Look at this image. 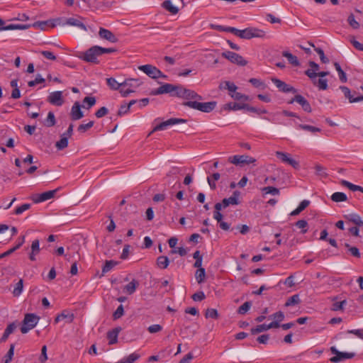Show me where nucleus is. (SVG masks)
<instances>
[{"mask_svg": "<svg viewBox=\"0 0 363 363\" xmlns=\"http://www.w3.org/2000/svg\"><path fill=\"white\" fill-rule=\"evenodd\" d=\"M30 206L31 205L30 203H23L15 209L14 213L16 215L22 214L24 211L28 210L30 208Z\"/></svg>", "mask_w": 363, "mask_h": 363, "instance_id": "4d7b16f0", "label": "nucleus"}, {"mask_svg": "<svg viewBox=\"0 0 363 363\" xmlns=\"http://www.w3.org/2000/svg\"><path fill=\"white\" fill-rule=\"evenodd\" d=\"M348 23L354 29H357L359 27V23L355 20L353 14H350L347 18Z\"/></svg>", "mask_w": 363, "mask_h": 363, "instance_id": "338daca9", "label": "nucleus"}, {"mask_svg": "<svg viewBox=\"0 0 363 363\" xmlns=\"http://www.w3.org/2000/svg\"><path fill=\"white\" fill-rule=\"evenodd\" d=\"M345 246L346 248H347L348 251L351 253L352 256L357 258H359L361 256V254L359 252V250L356 247L350 246L348 243H345Z\"/></svg>", "mask_w": 363, "mask_h": 363, "instance_id": "09e8293b", "label": "nucleus"}, {"mask_svg": "<svg viewBox=\"0 0 363 363\" xmlns=\"http://www.w3.org/2000/svg\"><path fill=\"white\" fill-rule=\"evenodd\" d=\"M344 218L356 225L357 226H363V220L361 218V217L357 214V213H349L344 216Z\"/></svg>", "mask_w": 363, "mask_h": 363, "instance_id": "a878e982", "label": "nucleus"}, {"mask_svg": "<svg viewBox=\"0 0 363 363\" xmlns=\"http://www.w3.org/2000/svg\"><path fill=\"white\" fill-rule=\"evenodd\" d=\"M40 251V242L38 239L34 240L32 242V244L30 246V252L29 254V259L31 261H35L36 260L35 256L39 254Z\"/></svg>", "mask_w": 363, "mask_h": 363, "instance_id": "b1692460", "label": "nucleus"}, {"mask_svg": "<svg viewBox=\"0 0 363 363\" xmlns=\"http://www.w3.org/2000/svg\"><path fill=\"white\" fill-rule=\"evenodd\" d=\"M268 330L267 324H261L251 329L252 334H257L263 331Z\"/></svg>", "mask_w": 363, "mask_h": 363, "instance_id": "13d9d810", "label": "nucleus"}, {"mask_svg": "<svg viewBox=\"0 0 363 363\" xmlns=\"http://www.w3.org/2000/svg\"><path fill=\"white\" fill-rule=\"evenodd\" d=\"M295 225L297 228L301 229V233L305 234L306 233H307V231H308V229H307L308 223H307L306 220H298L295 223Z\"/></svg>", "mask_w": 363, "mask_h": 363, "instance_id": "3c124183", "label": "nucleus"}, {"mask_svg": "<svg viewBox=\"0 0 363 363\" xmlns=\"http://www.w3.org/2000/svg\"><path fill=\"white\" fill-rule=\"evenodd\" d=\"M162 7L172 14H176L179 11L178 8L174 6L170 0L164 1L162 3Z\"/></svg>", "mask_w": 363, "mask_h": 363, "instance_id": "c9c22d12", "label": "nucleus"}, {"mask_svg": "<svg viewBox=\"0 0 363 363\" xmlns=\"http://www.w3.org/2000/svg\"><path fill=\"white\" fill-rule=\"evenodd\" d=\"M294 102L299 104L305 111L308 113L311 112L310 104L303 96L297 94L289 103L293 104Z\"/></svg>", "mask_w": 363, "mask_h": 363, "instance_id": "6ab92c4d", "label": "nucleus"}, {"mask_svg": "<svg viewBox=\"0 0 363 363\" xmlns=\"http://www.w3.org/2000/svg\"><path fill=\"white\" fill-rule=\"evenodd\" d=\"M31 27L30 24H10L6 26L5 27L1 28V29H4L6 30H26Z\"/></svg>", "mask_w": 363, "mask_h": 363, "instance_id": "2f4dec72", "label": "nucleus"}, {"mask_svg": "<svg viewBox=\"0 0 363 363\" xmlns=\"http://www.w3.org/2000/svg\"><path fill=\"white\" fill-rule=\"evenodd\" d=\"M23 281L20 279L14 286L12 294L14 297H18L23 292Z\"/></svg>", "mask_w": 363, "mask_h": 363, "instance_id": "e433bc0d", "label": "nucleus"}, {"mask_svg": "<svg viewBox=\"0 0 363 363\" xmlns=\"http://www.w3.org/2000/svg\"><path fill=\"white\" fill-rule=\"evenodd\" d=\"M138 69L145 73L148 77L152 79L167 77L159 69L152 65H144L138 67Z\"/></svg>", "mask_w": 363, "mask_h": 363, "instance_id": "1a4fd4ad", "label": "nucleus"}, {"mask_svg": "<svg viewBox=\"0 0 363 363\" xmlns=\"http://www.w3.org/2000/svg\"><path fill=\"white\" fill-rule=\"evenodd\" d=\"M16 325L14 323H11L9 324L6 327V328L4 330V333L2 335V337L0 339V341L1 342H6L8 339L9 336L13 333L14 330L16 329Z\"/></svg>", "mask_w": 363, "mask_h": 363, "instance_id": "cd10ccee", "label": "nucleus"}, {"mask_svg": "<svg viewBox=\"0 0 363 363\" xmlns=\"http://www.w3.org/2000/svg\"><path fill=\"white\" fill-rule=\"evenodd\" d=\"M55 124V117L52 112L50 111L48 114L45 125L48 127H52Z\"/></svg>", "mask_w": 363, "mask_h": 363, "instance_id": "5fc2aeb1", "label": "nucleus"}, {"mask_svg": "<svg viewBox=\"0 0 363 363\" xmlns=\"http://www.w3.org/2000/svg\"><path fill=\"white\" fill-rule=\"evenodd\" d=\"M240 193L238 191H235L232 196L229 198H225L223 199L222 202L220 203L221 208H227L230 205H238L240 203L239 197Z\"/></svg>", "mask_w": 363, "mask_h": 363, "instance_id": "4468645a", "label": "nucleus"}, {"mask_svg": "<svg viewBox=\"0 0 363 363\" xmlns=\"http://www.w3.org/2000/svg\"><path fill=\"white\" fill-rule=\"evenodd\" d=\"M121 330V328L118 327L115 328L113 330L108 331L107 333V339L108 340L109 345H113L117 342L118 341V336L119 333Z\"/></svg>", "mask_w": 363, "mask_h": 363, "instance_id": "393cba45", "label": "nucleus"}, {"mask_svg": "<svg viewBox=\"0 0 363 363\" xmlns=\"http://www.w3.org/2000/svg\"><path fill=\"white\" fill-rule=\"evenodd\" d=\"M282 55L285 57L289 62L293 66L298 67L300 65V62L296 56L292 55L291 52L288 51H284L282 52Z\"/></svg>", "mask_w": 363, "mask_h": 363, "instance_id": "c85d7f7f", "label": "nucleus"}, {"mask_svg": "<svg viewBox=\"0 0 363 363\" xmlns=\"http://www.w3.org/2000/svg\"><path fill=\"white\" fill-rule=\"evenodd\" d=\"M308 65L311 67V69L306 70L305 74L308 76L311 79H315L318 73L316 72L319 70L320 67L316 62L313 61H310Z\"/></svg>", "mask_w": 363, "mask_h": 363, "instance_id": "412c9836", "label": "nucleus"}, {"mask_svg": "<svg viewBox=\"0 0 363 363\" xmlns=\"http://www.w3.org/2000/svg\"><path fill=\"white\" fill-rule=\"evenodd\" d=\"M57 191V189L37 194L33 197V201L36 203L45 201L53 198Z\"/></svg>", "mask_w": 363, "mask_h": 363, "instance_id": "f3484780", "label": "nucleus"}, {"mask_svg": "<svg viewBox=\"0 0 363 363\" xmlns=\"http://www.w3.org/2000/svg\"><path fill=\"white\" fill-rule=\"evenodd\" d=\"M68 145V140H67L66 138H61L59 141L56 143V147L58 150H63L67 147Z\"/></svg>", "mask_w": 363, "mask_h": 363, "instance_id": "0e129e2a", "label": "nucleus"}, {"mask_svg": "<svg viewBox=\"0 0 363 363\" xmlns=\"http://www.w3.org/2000/svg\"><path fill=\"white\" fill-rule=\"evenodd\" d=\"M138 285L137 281L135 279L132 280L129 284L125 286L124 290L128 294H133L136 289V286Z\"/></svg>", "mask_w": 363, "mask_h": 363, "instance_id": "a18cd8bd", "label": "nucleus"}, {"mask_svg": "<svg viewBox=\"0 0 363 363\" xmlns=\"http://www.w3.org/2000/svg\"><path fill=\"white\" fill-rule=\"evenodd\" d=\"M45 82V79L42 77L40 74H38L34 80L30 81L28 83V85L30 87H33L38 84L43 83Z\"/></svg>", "mask_w": 363, "mask_h": 363, "instance_id": "69168bd1", "label": "nucleus"}, {"mask_svg": "<svg viewBox=\"0 0 363 363\" xmlns=\"http://www.w3.org/2000/svg\"><path fill=\"white\" fill-rule=\"evenodd\" d=\"M263 195L272 194L274 196L279 194V189L274 186H266L261 189Z\"/></svg>", "mask_w": 363, "mask_h": 363, "instance_id": "ea45409f", "label": "nucleus"}, {"mask_svg": "<svg viewBox=\"0 0 363 363\" xmlns=\"http://www.w3.org/2000/svg\"><path fill=\"white\" fill-rule=\"evenodd\" d=\"M118 264L117 262L113 260H107L106 261L103 268H102V273L106 274L111 271L116 264Z\"/></svg>", "mask_w": 363, "mask_h": 363, "instance_id": "37998d69", "label": "nucleus"}, {"mask_svg": "<svg viewBox=\"0 0 363 363\" xmlns=\"http://www.w3.org/2000/svg\"><path fill=\"white\" fill-rule=\"evenodd\" d=\"M330 199L333 201L338 203L346 201L347 200V196L343 192H335L331 195Z\"/></svg>", "mask_w": 363, "mask_h": 363, "instance_id": "72a5a7b5", "label": "nucleus"}, {"mask_svg": "<svg viewBox=\"0 0 363 363\" xmlns=\"http://www.w3.org/2000/svg\"><path fill=\"white\" fill-rule=\"evenodd\" d=\"M169 264V260L167 256H160L157 258V266L160 269H164L168 267Z\"/></svg>", "mask_w": 363, "mask_h": 363, "instance_id": "473e14b6", "label": "nucleus"}, {"mask_svg": "<svg viewBox=\"0 0 363 363\" xmlns=\"http://www.w3.org/2000/svg\"><path fill=\"white\" fill-rule=\"evenodd\" d=\"M186 120L182 118H172L165 121L160 123L153 128V132L158 130H163L167 128L170 125H174L179 123H185Z\"/></svg>", "mask_w": 363, "mask_h": 363, "instance_id": "f8f14e48", "label": "nucleus"}, {"mask_svg": "<svg viewBox=\"0 0 363 363\" xmlns=\"http://www.w3.org/2000/svg\"><path fill=\"white\" fill-rule=\"evenodd\" d=\"M250 307H251V303L246 301L239 307L238 312L240 314H245L250 310Z\"/></svg>", "mask_w": 363, "mask_h": 363, "instance_id": "680f3d73", "label": "nucleus"}, {"mask_svg": "<svg viewBox=\"0 0 363 363\" xmlns=\"http://www.w3.org/2000/svg\"><path fill=\"white\" fill-rule=\"evenodd\" d=\"M265 32L255 28H247L242 30L240 38L251 39L252 38H264Z\"/></svg>", "mask_w": 363, "mask_h": 363, "instance_id": "9b49d317", "label": "nucleus"}, {"mask_svg": "<svg viewBox=\"0 0 363 363\" xmlns=\"http://www.w3.org/2000/svg\"><path fill=\"white\" fill-rule=\"evenodd\" d=\"M276 156L282 162L284 163H286L289 165H291L292 167H294L296 169H298L300 167L299 162L296 160H294L290 157V155L286 152H276Z\"/></svg>", "mask_w": 363, "mask_h": 363, "instance_id": "ddd939ff", "label": "nucleus"}, {"mask_svg": "<svg viewBox=\"0 0 363 363\" xmlns=\"http://www.w3.org/2000/svg\"><path fill=\"white\" fill-rule=\"evenodd\" d=\"M331 352L335 354L334 357L330 359L333 363H338L343 362L346 359H352L355 356L354 352H340L335 346L330 347Z\"/></svg>", "mask_w": 363, "mask_h": 363, "instance_id": "6e6552de", "label": "nucleus"}, {"mask_svg": "<svg viewBox=\"0 0 363 363\" xmlns=\"http://www.w3.org/2000/svg\"><path fill=\"white\" fill-rule=\"evenodd\" d=\"M214 208L213 218L219 223L223 220V215L220 212L222 209L220 203H216Z\"/></svg>", "mask_w": 363, "mask_h": 363, "instance_id": "a19ab883", "label": "nucleus"}, {"mask_svg": "<svg viewBox=\"0 0 363 363\" xmlns=\"http://www.w3.org/2000/svg\"><path fill=\"white\" fill-rule=\"evenodd\" d=\"M94 125V121H89L86 124H81L77 128V130L80 133H84Z\"/></svg>", "mask_w": 363, "mask_h": 363, "instance_id": "774afa93", "label": "nucleus"}, {"mask_svg": "<svg viewBox=\"0 0 363 363\" xmlns=\"http://www.w3.org/2000/svg\"><path fill=\"white\" fill-rule=\"evenodd\" d=\"M205 316L206 318H211L213 319H217L218 318V311L214 308H208L206 311Z\"/></svg>", "mask_w": 363, "mask_h": 363, "instance_id": "864d4df0", "label": "nucleus"}, {"mask_svg": "<svg viewBox=\"0 0 363 363\" xmlns=\"http://www.w3.org/2000/svg\"><path fill=\"white\" fill-rule=\"evenodd\" d=\"M297 128H299V129H301V130L310 131V132L313 133H316V132H320V130H321L318 128H316V127H314V126H312V125H309L298 124L297 125Z\"/></svg>", "mask_w": 363, "mask_h": 363, "instance_id": "8fccbe9b", "label": "nucleus"}, {"mask_svg": "<svg viewBox=\"0 0 363 363\" xmlns=\"http://www.w3.org/2000/svg\"><path fill=\"white\" fill-rule=\"evenodd\" d=\"M310 203L311 202L309 200H306V199L303 200L299 203L298 207L290 213V215L291 216L298 215L301 212H302L305 208H306L309 206Z\"/></svg>", "mask_w": 363, "mask_h": 363, "instance_id": "7c9ffc66", "label": "nucleus"}, {"mask_svg": "<svg viewBox=\"0 0 363 363\" xmlns=\"http://www.w3.org/2000/svg\"><path fill=\"white\" fill-rule=\"evenodd\" d=\"M96 99L94 96H86L84 100L83 103L84 105L82 106L83 108H85L86 109H89L96 104Z\"/></svg>", "mask_w": 363, "mask_h": 363, "instance_id": "58836bf2", "label": "nucleus"}, {"mask_svg": "<svg viewBox=\"0 0 363 363\" xmlns=\"http://www.w3.org/2000/svg\"><path fill=\"white\" fill-rule=\"evenodd\" d=\"M81 19H82V18L80 16H78V18H68L65 19V21L62 25L75 26L84 31H86V26L81 21Z\"/></svg>", "mask_w": 363, "mask_h": 363, "instance_id": "a211bd4d", "label": "nucleus"}, {"mask_svg": "<svg viewBox=\"0 0 363 363\" xmlns=\"http://www.w3.org/2000/svg\"><path fill=\"white\" fill-rule=\"evenodd\" d=\"M106 82L110 89L113 90H119L123 88V82H118L115 78L110 77L106 79Z\"/></svg>", "mask_w": 363, "mask_h": 363, "instance_id": "c756f323", "label": "nucleus"}, {"mask_svg": "<svg viewBox=\"0 0 363 363\" xmlns=\"http://www.w3.org/2000/svg\"><path fill=\"white\" fill-rule=\"evenodd\" d=\"M30 25L31 27L41 30H45L47 26H50L51 28H54L55 26V24L52 23L51 21H37Z\"/></svg>", "mask_w": 363, "mask_h": 363, "instance_id": "bb28decb", "label": "nucleus"}, {"mask_svg": "<svg viewBox=\"0 0 363 363\" xmlns=\"http://www.w3.org/2000/svg\"><path fill=\"white\" fill-rule=\"evenodd\" d=\"M245 110H247V111L249 112H253V113H255L257 114H262V113H266L267 111V110L265 109H260V108H257L255 107H253V106H249L248 104H245Z\"/></svg>", "mask_w": 363, "mask_h": 363, "instance_id": "6e6d98bb", "label": "nucleus"}, {"mask_svg": "<svg viewBox=\"0 0 363 363\" xmlns=\"http://www.w3.org/2000/svg\"><path fill=\"white\" fill-rule=\"evenodd\" d=\"M99 46H92L83 53V56L81 57L84 61L93 63L99 64V61L97 57L101 55V52L99 50Z\"/></svg>", "mask_w": 363, "mask_h": 363, "instance_id": "0eeeda50", "label": "nucleus"}, {"mask_svg": "<svg viewBox=\"0 0 363 363\" xmlns=\"http://www.w3.org/2000/svg\"><path fill=\"white\" fill-rule=\"evenodd\" d=\"M228 161L235 165L244 167L245 165L255 163L256 160L247 155H236L229 157Z\"/></svg>", "mask_w": 363, "mask_h": 363, "instance_id": "423d86ee", "label": "nucleus"}, {"mask_svg": "<svg viewBox=\"0 0 363 363\" xmlns=\"http://www.w3.org/2000/svg\"><path fill=\"white\" fill-rule=\"evenodd\" d=\"M39 319V317L34 313H26L22 321L21 332L23 334L28 333L30 330L36 326Z\"/></svg>", "mask_w": 363, "mask_h": 363, "instance_id": "20e7f679", "label": "nucleus"}, {"mask_svg": "<svg viewBox=\"0 0 363 363\" xmlns=\"http://www.w3.org/2000/svg\"><path fill=\"white\" fill-rule=\"evenodd\" d=\"M222 56L228 60L230 62L239 66H245L247 64V61L241 55L231 51L223 52Z\"/></svg>", "mask_w": 363, "mask_h": 363, "instance_id": "9d476101", "label": "nucleus"}, {"mask_svg": "<svg viewBox=\"0 0 363 363\" xmlns=\"http://www.w3.org/2000/svg\"><path fill=\"white\" fill-rule=\"evenodd\" d=\"M174 91L172 94V96H177L179 98H182L186 99L187 101L191 99H200L201 96L196 93L194 91L188 89L184 87L182 85L178 84L174 85Z\"/></svg>", "mask_w": 363, "mask_h": 363, "instance_id": "7ed1b4c3", "label": "nucleus"}, {"mask_svg": "<svg viewBox=\"0 0 363 363\" xmlns=\"http://www.w3.org/2000/svg\"><path fill=\"white\" fill-rule=\"evenodd\" d=\"M174 85L172 84H164L154 91V94L159 95L163 94H170L172 96Z\"/></svg>", "mask_w": 363, "mask_h": 363, "instance_id": "5701e85b", "label": "nucleus"}, {"mask_svg": "<svg viewBox=\"0 0 363 363\" xmlns=\"http://www.w3.org/2000/svg\"><path fill=\"white\" fill-rule=\"evenodd\" d=\"M47 100L52 105L60 106L64 103L62 92L60 91H53L50 94Z\"/></svg>", "mask_w": 363, "mask_h": 363, "instance_id": "2eb2a0df", "label": "nucleus"}, {"mask_svg": "<svg viewBox=\"0 0 363 363\" xmlns=\"http://www.w3.org/2000/svg\"><path fill=\"white\" fill-rule=\"evenodd\" d=\"M313 84L316 85L320 90H326L328 87V80L325 79H319L318 81L312 79Z\"/></svg>", "mask_w": 363, "mask_h": 363, "instance_id": "c03bdc74", "label": "nucleus"}, {"mask_svg": "<svg viewBox=\"0 0 363 363\" xmlns=\"http://www.w3.org/2000/svg\"><path fill=\"white\" fill-rule=\"evenodd\" d=\"M206 275V272L204 268H199L197 269L195 274V277L199 284L203 282L204 278Z\"/></svg>", "mask_w": 363, "mask_h": 363, "instance_id": "49530a36", "label": "nucleus"}, {"mask_svg": "<svg viewBox=\"0 0 363 363\" xmlns=\"http://www.w3.org/2000/svg\"><path fill=\"white\" fill-rule=\"evenodd\" d=\"M272 81L274 84V85L279 89V91H281L284 93H289V92L296 93V89H294L293 86L286 84L284 82H283L279 79L272 78Z\"/></svg>", "mask_w": 363, "mask_h": 363, "instance_id": "dca6fc26", "label": "nucleus"}, {"mask_svg": "<svg viewBox=\"0 0 363 363\" xmlns=\"http://www.w3.org/2000/svg\"><path fill=\"white\" fill-rule=\"evenodd\" d=\"M137 103V100H131L128 104H122L118 111V116H122L128 112L130 108L135 104Z\"/></svg>", "mask_w": 363, "mask_h": 363, "instance_id": "f704fd0d", "label": "nucleus"}, {"mask_svg": "<svg viewBox=\"0 0 363 363\" xmlns=\"http://www.w3.org/2000/svg\"><path fill=\"white\" fill-rule=\"evenodd\" d=\"M334 67L336 69V71L338 73V76H339V79L340 80L345 83L347 82V76H346V74L345 72L342 70V69L341 68L340 64L338 62H335L334 63Z\"/></svg>", "mask_w": 363, "mask_h": 363, "instance_id": "4c0bfd02", "label": "nucleus"}, {"mask_svg": "<svg viewBox=\"0 0 363 363\" xmlns=\"http://www.w3.org/2000/svg\"><path fill=\"white\" fill-rule=\"evenodd\" d=\"M14 347H15V346L13 344H11L10 345V348H9V351L7 352L6 356L4 357V358H5L4 363H9L12 360L13 354H14Z\"/></svg>", "mask_w": 363, "mask_h": 363, "instance_id": "603ef678", "label": "nucleus"}, {"mask_svg": "<svg viewBox=\"0 0 363 363\" xmlns=\"http://www.w3.org/2000/svg\"><path fill=\"white\" fill-rule=\"evenodd\" d=\"M347 304V301L343 300L342 301L335 302L333 304L332 310L334 311L342 310L344 306Z\"/></svg>", "mask_w": 363, "mask_h": 363, "instance_id": "052dcab7", "label": "nucleus"}, {"mask_svg": "<svg viewBox=\"0 0 363 363\" xmlns=\"http://www.w3.org/2000/svg\"><path fill=\"white\" fill-rule=\"evenodd\" d=\"M71 118L73 121H77L83 118L84 114L81 111V106L79 102H75L71 109Z\"/></svg>", "mask_w": 363, "mask_h": 363, "instance_id": "4be33fe9", "label": "nucleus"}, {"mask_svg": "<svg viewBox=\"0 0 363 363\" xmlns=\"http://www.w3.org/2000/svg\"><path fill=\"white\" fill-rule=\"evenodd\" d=\"M140 358V354L137 353H132L126 357H124L125 363H134L136 360Z\"/></svg>", "mask_w": 363, "mask_h": 363, "instance_id": "e2e57ef3", "label": "nucleus"}, {"mask_svg": "<svg viewBox=\"0 0 363 363\" xmlns=\"http://www.w3.org/2000/svg\"><path fill=\"white\" fill-rule=\"evenodd\" d=\"M203 98L201 96L200 99H191L184 102L182 104L203 113H210L216 107L217 103L216 101L201 102Z\"/></svg>", "mask_w": 363, "mask_h": 363, "instance_id": "f257e3e1", "label": "nucleus"}, {"mask_svg": "<svg viewBox=\"0 0 363 363\" xmlns=\"http://www.w3.org/2000/svg\"><path fill=\"white\" fill-rule=\"evenodd\" d=\"M249 82L257 88H261L262 89H264L265 88V84L261 80L256 79V78H251Z\"/></svg>", "mask_w": 363, "mask_h": 363, "instance_id": "bf43d9fd", "label": "nucleus"}, {"mask_svg": "<svg viewBox=\"0 0 363 363\" xmlns=\"http://www.w3.org/2000/svg\"><path fill=\"white\" fill-rule=\"evenodd\" d=\"M141 84L142 82L139 79H126L123 82V88L120 89V93L123 97H126L134 92Z\"/></svg>", "mask_w": 363, "mask_h": 363, "instance_id": "39448f33", "label": "nucleus"}, {"mask_svg": "<svg viewBox=\"0 0 363 363\" xmlns=\"http://www.w3.org/2000/svg\"><path fill=\"white\" fill-rule=\"evenodd\" d=\"M225 108L228 110L238 111L245 108V104H240L236 102L228 103L225 105Z\"/></svg>", "mask_w": 363, "mask_h": 363, "instance_id": "79ce46f5", "label": "nucleus"}, {"mask_svg": "<svg viewBox=\"0 0 363 363\" xmlns=\"http://www.w3.org/2000/svg\"><path fill=\"white\" fill-rule=\"evenodd\" d=\"M339 89L342 91L344 97L348 99L350 103L353 104L363 101V86H361L357 91H351L345 86H340Z\"/></svg>", "mask_w": 363, "mask_h": 363, "instance_id": "f03ea898", "label": "nucleus"}, {"mask_svg": "<svg viewBox=\"0 0 363 363\" xmlns=\"http://www.w3.org/2000/svg\"><path fill=\"white\" fill-rule=\"evenodd\" d=\"M99 35L101 38L108 40L111 43L118 42V38L116 36L108 29L100 28Z\"/></svg>", "mask_w": 363, "mask_h": 363, "instance_id": "aec40b11", "label": "nucleus"}, {"mask_svg": "<svg viewBox=\"0 0 363 363\" xmlns=\"http://www.w3.org/2000/svg\"><path fill=\"white\" fill-rule=\"evenodd\" d=\"M300 298L298 294L293 295L291 296L285 303V306H291L300 303Z\"/></svg>", "mask_w": 363, "mask_h": 363, "instance_id": "de8ad7c7", "label": "nucleus"}]
</instances>
